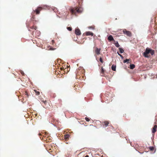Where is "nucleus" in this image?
I'll use <instances>...</instances> for the list:
<instances>
[{
    "label": "nucleus",
    "mask_w": 157,
    "mask_h": 157,
    "mask_svg": "<svg viewBox=\"0 0 157 157\" xmlns=\"http://www.w3.org/2000/svg\"><path fill=\"white\" fill-rule=\"evenodd\" d=\"M108 40L109 41H113L114 42H115V40L113 38V36L110 35L108 37Z\"/></svg>",
    "instance_id": "12"
},
{
    "label": "nucleus",
    "mask_w": 157,
    "mask_h": 157,
    "mask_svg": "<svg viewBox=\"0 0 157 157\" xmlns=\"http://www.w3.org/2000/svg\"><path fill=\"white\" fill-rule=\"evenodd\" d=\"M36 28H37L36 26H31L29 27V31H30L31 29H34L36 30Z\"/></svg>",
    "instance_id": "16"
},
{
    "label": "nucleus",
    "mask_w": 157,
    "mask_h": 157,
    "mask_svg": "<svg viewBox=\"0 0 157 157\" xmlns=\"http://www.w3.org/2000/svg\"><path fill=\"white\" fill-rule=\"evenodd\" d=\"M111 68L112 70L113 71H116V66L114 65H112Z\"/></svg>",
    "instance_id": "18"
},
{
    "label": "nucleus",
    "mask_w": 157,
    "mask_h": 157,
    "mask_svg": "<svg viewBox=\"0 0 157 157\" xmlns=\"http://www.w3.org/2000/svg\"><path fill=\"white\" fill-rule=\"evenodd\" d=\"M42 102L44 104V105H43L44 106V107L46 108L48 107V105L49 104L46 100H43L42 101Z\"/></svg>",
    "instance_id": "7"
},
{
    "label": "nucleus",
    "mask_w": 157,
    "mask_h": 157,
    "mask_svg": "<svg viewBox=\"0 0 157 157\" xmlns=\"http://www.w3.org/2000/svg\"><path fill=\"white\" fill-rule=\"evenodd\" d=\"M39 135L40 136V138L41 139L43 140H47L46 136H44V135H42L41 133H39Z\"/></svg>",
    "instance_id": "8"
},
{
    "label": "nucleus",
    "mask_w": 157,
    "mask_h": 157,
    "mask_svg": "<svg viewBox=\"0 0 157 157\" xmlns=\"http://www.w3.org/2000/svg\"><path fill=\"white\" fill-rule=\"evenodd\" d=\"M157 128V125H155L153 127L152 130V132L153 133H155L156 131V128Z\"/></svg>",
    "instance_id": "14"
},
{
    "label": "nucleus",
    "mask_w": 157,
    "mask_h": 157,
    "mask_svg": "<svg viewBox=\"0 0 157 157\" xmlns=\"http://www.w3.org/2000/svg\"><path fill=\"white\" fill-rule=\"evenodd\" d=\"M48 8L47 5L42 6L38 7L36 9L33 10V12L35 13L36 14H39L40 13V11L42 9H46Z\"/></svg>",
    "instance_id": "2"
},
{
    "label": "nucleus",
    "mask_w": 157,
    "mask_h": 157,
    "mask_svg": "<svg viewBox=\"0 0 157 157\" xmlns=\"http://www.w3.org/2000/svg\"><path fill=\"white\" fill-rule=\"evenodd\" d=\"M101 49L97 47L95 48L94 52L95 53L94 56L96 57L97 55H98L100 54Z\"/></svg>",
    "instance_id": "5"
},
{
    "label": "nucleus",
    "mask_w": 157,
    "mask_h": 157,
    "mask_svg": "<svg viewBox=\"0 0 157 157\" xmlns=\"http://www.w3.org/2000/svg\"><path fill=\"white\" fill-rule=\"evenodd\" d=\"M85 120L87 121H90V119L86 117L85 118Z\"/></svg>",
    "instance_id": "29"
},
{
    "label": "nucleus",
    "mask_w": 157,
    "mask_h": 157,
    "mask_svg": "<svg viewBox=\"0 0 157 157\" xmlns=\"http://www.w3.org/2000/svg\"><path fill=\"white\" fill-rule=\"evenodd\" d=\"M22 96L24 98H25L26 100L27 98L29 97V95L28 93L26 91H24Z\"/></svg>",
    "instance_id": "9"
},
{
    "label": "nucleus",
    "mask_w": 157,
    "mask_h": 157,
    "mask_svg": "<svg viewBox=\"0 0 157 157\" xmlns=\"http://www.w3.org/2000/svg\"><path fill=\"white\" fill-rule=\"evenodd\" d=\"M85 157H89V156L88 155H86Z\"/></svg>",
    "instance_id": "35"
},
{
    "label": "nucleus",
    "mask_w": 157,
    "mask_h": 157,
    "mask_svg": "<svg viewBox=\"0 0 157 157\" xmlns=\"http://www.w3.org/2000/svg\"><path fill=\"white\" fill-rule=\"evenodd\" d=\"M105 70L103 68V67H101V76H104V73L105 72Z\"/></svg>",
    "instance_id": "11"
},
{
    "label": "nucleus",
    "mask_w": 157,
    "mask_h": 157,
    "mask_svg": "<svg viewBox=\"0 0 157 157\" xmlns=\"http://www.w3.org/2000/svg\"><path fill=\"white\" fill-rule=\"evenodd\" d=\"M34 91H35L36 94L37 95H38L40 94V92L38 91H37L36 90H34Z\"/></svg>",
    "instance_id": "24"
},
{
    "label": "nucleus",
    "mask_w": 157,
    "mask_h": 157,
    "mask_svg": "<svg viewBox=\"0 0 157 157\" xmlns=\"http://www.w3.org/2000/svg\"><path fill=\"white\" fill-rule=\"evenodd\" d=\"M150 52L151 55H153L154 54V51H152V50Z\"/></svg>",
    "instance_id": "31"
},
{
    "label": "nucleus",
    "mask_w": 157,
    "mask_h": 157,
    "mask_svg": "<svg viewBox=\"0 0 157 157\" xmlns=\"http://www.w3.org/2000/svg\"><path fill=\"white\" fill-rule=\"evenodd\" d=\"M55 49H56L55 48H53L50 47V48L49 49V50H55Z\"/></svg>",
    "instance_id": "30"
},
{
    "label": "nucleus",
    "mask_w": 157,
    "mask_h": 157,
    "mask_svg": "<svg viewBox=\"0 0 157 157\" xmlns=\"http://www.w3.org/2000/svg\"><path fill=\"white\" fill-rule=\"evenodd\" d=\"M149 149L151 151H153L154 150V147H149Z\"/></svg>",
    "instance_id": "26"
},
{
    "label": "nucleus",
    "mask_w": 157,
    "mask_h": 157,
    "mask_svg": "<svg viewBox=\"0 0 157 157\" xmlns=\"http://www.w3.org/2000/svg\"><path fill=\"white\" fill-rule=\"evenodd\" d=\"M58 103H57V105L58 104H59V106H61V105H62V101L61 100H59L58 101Z\"/></svg>",
    "instance_id": "21"
},
{
    "label": "nucleus",
    "mask_w": 157,
    "mask_h": 157,
    "mask_svg": "<svg viewBox=\"0 0 157 157\" xmlns=\"http://www.w3.org/2000/svg\"><path fill=\"white\" fill-rule=\"evenodd\" d=\"M130 60H131L130 59H126L125 60H124L123 61V62L124 63H130V62H129V61Z\"/></svg>",
    "instance_id": "19"
},
{
    "label": "nucleus",
    "mask_w": 157,
    "mask_h": 157,
    "mask_svg": "<svg viewBox=\"0 0 157 157\" xmlns=\"http://www.w3.org/2000/svg\"><path fill=\"white\" fill-rule=\"evenodd\" d=\"M21 74L22 75H24V72H23V71H21Z\"/></svg>",
    "instance_id": "32"
},
{
    "label": "nucleus",
    "mask_w": 157,
    "mask_h": 157,
    "mask_svg": "<svg viewBox=\"0 0 157 157\" xmlns=\"http://www.w3.org/2000/svg\"><path fill=\"white\" fill-rule=\"evenodd\" d=\"M115 43H114V44L115 45V46L117 47V48H118L120 47V45L119 44H118V42L117 41L116 42H115Z\"/></svg>",
    "instance_id": "20"
},
{
    "label": "nucleus",
    "mask_w": 157,
    "mask_h": 157,
    "mask_svg": "<svg viewBox=\"0 0 157 157\" xmlns=\"http://www.w3.org/2000/svg\"><path fill=\"white\" fill-rule=\"evenodd\" d=\"M64 136V139H65V140L67 141L69 139V135L67 134V135H65Z\"/></svg>",
    "instance_id": "15"
},
{
    "label": "nucleus",
    "mask_w": 157,
    "mask_h": 157,
    "mask_svg": "<svg viewBox=\"0 0 157 157\" xmlns=\"http://www.w3.org/2000/svg\"><path fill=\"white\" fill-rule=\"evenodd\" d=\"M123 32L124 34L128 36H132L131 33L129 31L126 30L125 29L123 30Z\"/></svg>",
    "instance_id": "6"
},
{
    "label": "nucleus",
    "mask_w": 157,
    "mask_h": 157,
    "mask_svg": "<svg viewBox=\"0 0 157 157\" xmlns=\"http://www.w3.org/2000/svg\"><path fill=\"white\" fill-rule=\"evenodd\" d=\"M75 33L76 35H79L81 34L80 30L78 29H76L75 30Z\"/></svg>",
    "instance_id": "10"
},
{
    "label": "nucleus",
    "mask_w": 157,
    "mask_h": 157,
    "mask_svg": "<svg viewBox=\"0 0 157 157\" xmlns=\"http://www.w3.org/2000/svg\"><path fill=\"white\" fill-rule=\"evenodd\" d=\"M63 69V68H61V70H62Z\"/></svg>",
    "instance_id": "36"
},
{
    "label": "nucleus",
    "mask_w": 157,
    "mask_h": 157,
    "mask_svg": "<svg viewBox=\"0 0 157 157\" xmlns=\"http://www.w3.org/2000/svg\"><path fill=\"white\" fill-rule=\"evenodd\" d=\"M130 68L131 69H133L135 67V65L134 64H131L130 65Z\"/></svg>",
    "instance_id": "22"
},
{
    "label": "nucleus",
    "mask_w": 157,
    "mask_h": 157,
    "mask_svg": "<svg viewBox=\"0 0 157 157\" xmlns=\"http://www.w3.org/2000/svg\"><path fill=\"white\" fill-rule=\"evenodd\" d=\"M52 44L53 45V43L54 42V41L53 40H52Z\"/></svg>",
    "instance_id": "34"
},
{
    "label": "nucleus",
    "mask_w": 157,
    "mask_h": 157,
    "mask_svg": "<svg viewBox=\"0 0 157 157\" xmlns=\"http://www.w3.org/2000/svg\"><path fill=\"white\" fill-rule=\"evenodd\" d=\"M36 33H37L39 35L40 34V32L38 31H36Z\"/></svg>",
    "instance_id": "33"
},
{
    "label": "nucleus",
    "mask_w": 157,
    "mask_h": 157,
    "mask_svg": "<svg viewBox=\"0 0 157 157\" xmlns=\"http://www.w3.org/2000/svg\"><path fill=\"white\" fill-rule=\"evenodd\" d=\"M69 10L72 14L76 15L77 13H81L82 11V9L80 7H71Z\"/></svg>",
    "instance_id": "1"
},
{
    "label": "nucleus",
    "mask_w": 157,
    "mask_h": 157,
    "mask_svg": "<svg viewBox=\"0 0 157 157\" xmlns=\"http://www.w3.org/2000/svg\"><path fill=\"white\" fill-rule=\"evenodd\" d=\"M80 78L81 80H84L86 78L85 76H84V75L83 74H82L81 75V77H80Z\"/></svg>",
    "instance_id": "17"
},
{
    "label": "nucleus",
    "mask_w": 157,
    "mask_h": 157,
    "mask_svg": "<svg viewBox=\"0 0 157 157\" xmlns=\"http://www.w3.org/2000/svg\"><path fill=\"white\" fill-rule=\"evenodd\" d=\"M99 60L100 62L102 63H103L104 62L103 60L101 57L100 58Z\"/></svg>",
    "instance_id": "25"
},
{
    "label": "nucleus",
    "mask_w": 157,
    "mask_h": 157,
    "mask_svg": "<svg viewBox=\"0 0 157 157\" xmlns=\"http://www.w3.org/2000/svg\"><path fill=\"white\" fill-rule=\"evenodd\" d=\"M85 33L86 36L91 35V36H93L94 35L93 33L90 31L86 32Z\"/></svg>",
    "instance_id": "13"
},
{
    "label": "nucleus",
    "mask_w": 157,
    "mask_h": 157,
    "mask_svg": "<svg viewBox=\"0 0 157 157\" xmlns=\"http://www.w3.org/2000/svg\"><path fill=\"white\" fill-rule=\"evenodd\" d=\"M67 29H68V30L71 31L72 30V28L71 27H67Z\"/></svg>",
    "instance_id": "27"
},
{
    "label": "nucleus",
    "mask_w": 157,
    "mask_h": 157,
    "mask_svg": "<svg viewBox=\"0 0 157 157\" xmlns=\"http://www.w3.org/2000/svg\"><path fill=\"white\" fill-rule=\"evenodd\" d=\"M140 153L141 154H142V153H143L140 152Z\"/></svg>",
    "instance_id": "37"
},
{
    "label": "nucleus",
    "mask_w": 157,
    "mask_h": 157,
    "mask_svg": "<svg viewBox=\"0 0 157 157\" xmlns=\"http://www.w3.org/2000/svg\"><path fill=\"white\" fill-rule=\"evenodd\" d=\"M119 50L120 51V52L121 53H123L124 52V50L121 48H119Z\"/></svg>",
    "instance_id": "23"
},
{
    "label": "nucleus",
    "mask_w": 157,
    "mask_h": 157,
    "mask_svg": "<svg viewBox=\"0 0 157 157\" xmlns=\"http://www.w3.org/2000/svg\"><path fill=\"white\" fill-rule=\"evenodd\" d=\"M101 123L103 126L105 127H106L107 126H108L109 128L110 129H113V126L108 125L109 124V122L108 121H104L102 122Z\"/></svg>",
    "instance_id": "3"
},
{
    "label": "nucleus",
    "mask_w": 157,
    "mask_h": 157,
    "mask_svg": "<svg viewBox=\"0 0 157 157\" xmlns=\"http://www.w3.org/2000/svg\"><path fill=\"white\" fill-rule=\"evenodd\" d=\"M152 50L149 48H147L146 49L145 51L143 53V56L145 57L148 58L149 56L148 55L151 52Z\"/></svg>",
    "instance_id": "4"
},
{
    "label": "nucleus",
    "mask_w": 157,
    "mask_h": 157,
    "mask_svg": "<svg viewBox=\"0 0 157 157\" xmlns=\"http://www.w3.org/2000/svg\"><path fill=\"white\" fill-rule=\"evenodd\" d=\"M117 53L118 54V55L122 58H123V57L119 53V52H117Z\"/></svg>",
    "instance_id": "28"
}]
</instances>
